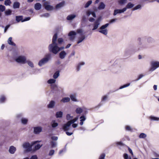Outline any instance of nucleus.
<instances>
[{
    "mask_svg": "<svg viewBox=\"0 0 159 159\" xmlns=\"http://www.w3.org/2000/svg\"><path fill=\"white\" fill-rule=\"evenodd\" d=\"M57 38V34H55L52 39V43L50 44L48 47L49 51L52 53L56 54L59 51V47L56 43Z\"/></svg>",
    "mask_w": 159,
    "mask_h": 159,
    "instance_id": "f257e3e1",
    "label": "nucleus"
},
{
    "mask_svg": "<svg viewBox=\"0 0 159 159\" xmlns=\"http://www.w3.org/2000/svg\"><path fill=\"white\" fill-rule=\"evenodd\" d=\"M78 119V117L77 116V117L74 119L73 120H69L66 123L64 124L63 125L62 128L63 130L64 131H67L69 130L70 129L71 124H73Z\"/></svg>",
    "mask_w": 159,
    "mask_h": 159,
    "instance_id": "f03ea898",
    "label": "nucleus"
},
{
    "mask_svg": "<svg viewBox=\"0 0 159 159\" xmlns=\"http://www.w3.org/2000/svg\"><path fill=\"white\" fill-rule=\"evenodd\" d=\"M51 58V54H46L44 57L40 60L38 63L39 65L41 66H42L44 65L49 61V60Z\"/></svg>",
    "mask_w": 159,
    "mask_h": 159,
    "instance_id": "7ed1b4c3",
    "label": "nucleus"
},
{
    "mask_svg": "<svg viewBox=\"0 0 159 159\" xmlns=\"http://www.w3.org/2000/svg\"><path fill=\"white\" fill-rule=\"evenodd\" d=\"M77 33H80V29L77 30V32L73 31H70L68 34L69 39L71 41H73L75 39Z\"/></svg>",
    "mask_w": 159,
    "mask_h": 159,
    "instance_id": "20e7f679",
    "label": "nucleus"
},
{
    "mask_svg": "<svg viewBox=\"0 0 159 159\" xmlns=\"http://www.w3.org/2000/svg\"><path fill=\"white\" fill-rule=\"evenodd\" d=\"M151 67L149 69V71H153L159 67V62L152 61L151 63Z\"/></svg>",
    "mask_w": 159,
    "mask_h": 159,
    "instance_id": "39448f33",
    "label": "nucleus"
},
{
    "mask_svg": "<svg viewBox=\"0 0 159 159\" xmlns=\"http://www.w3.org/2000/svg\"><path fill=\"white\" fill-rule=\"evenodd\" d=\"M39 141H36L34 142L32 145H30V144L29 143H25L23 144V147L26 149V150L28 151H31V147L32 146L35 144L37 142H39Z\"/></svg>",
    "mask_w": 159,
    "mask_h": 159,
    "instance_id": "423d86ee",
    "label": "nucleus"
},
{
    "mask_svg": "<svg viewBox=\"0 0 159 159\" xmlns=\"http://www.w3.org/2000/svg\"><path fill=\"white\" fill-rule=\"evenodd\" d=\"M16 61L18 63L22 64H25L26 63V58L24 56H19L16 59Z\"/></svg>",
    "mask_w": 159,
    "mask_h": 159,
    "instance_id": "0eeeda50",
    "label": "nucleus"
},
{
    "mask_svg": "<svg viewBox=\"0 0 159 159\" xmlns=\"http://www.w3.org/2000/svg\"><path fill=\"white\" fill-rule=\"evenodd\" d=\"M109 25L108 23H107L101 26L100 28V29L101 30H99V32L104 34L107 35V30L105 29Z\"/></svg>",
    "mask_w": 159,
    "mask_h": 159,
    "instance_id": "6e6552de",
    "label": "nucleus"
},
{
    "mask_svg": "<svg viewBox=\"0 0 159 159\" xmlns=\"http://www.w3.org/2000/svg\"><path fill=\"white\" fill-rule=\"evenodd\" d=\"M126 10V8H124L122 9H116L114 11L113 15L115 16L118 13L124 12Z\"/></svg>",
    "mask_w": 159,
    "mask_h": 159,
    "instance_id": "1a4fd4ad",
    "label": "nucleus"
},
{
    "mask_svg": "<svg viewBox=\"0 0 159 159\" xmlns=\"http://www.w3.org/2000/svg\"><path fill=\"white\" fill-rule=\"evenodd\" d=\"M42 128L41 127H37L34 128V133L35 134H39L41 132Z\"/></svg>",
    "mask_w": 159,
    "mask_h": 159,
    "instance_id": "9d476101",
    "label": "nucleus"
},
{
    "mask_svg": "<svg viewBox=\"0 0 159 159\" xmlns=\"http://www.w3.org/2000/svg\"><path fill=\"white\" fill-rule=\"evenodd\" d=\"M88 112V111L86 108L84 107L80 108V116L81 114H82V115H84L86 116Z\"/></svg>",
    "mask_w": 159,
    "mask_h": 159,
    "instance_id": "9b49d317",
    "label": "nucleus"
},
{
    "mask_svg": "<svg viewBox=\"0 0 159 159\" xmlns=\"http://www.w3.org/2000/svg\"><path fill=\"white\" fill-rule=\"evenodd\" d=\"M99 20H100V18H98L94 22V23L93 28L92 29V30H96L98 28V25L99 24Z\"/></svg>",
    "mask_w": 159,
    "mask_h": 159,
    "instance_id": "f8f14e48",
    "label": "nucleus"
},
{
    "mask_svg": "<svg viewBox=\"0 0 159 159\" xmlns=\"http://www.w3.org/2000/svg\"><path fill=\"white\" fill-rule=\"evenodd\" d=\"M65 2L64 1H63L62 2H60V3L57 4L56 7L55 8L57 9H60L62 7H63L65 5Z\"/></svg>",
    "mask_w": 159,
    "mask_h": 159,
    "instance_id": "ddd939ff",
    "label": "nucleus"
},
{
    "mask_svg": "<svg viewBox=\"0 0 159 159\" xmlns=\"http://www.w3.org/2000/svg\"><path fill=\"white\" fill-rule=\"evenodd\" d=\"M86 119V116L83 115L80 116V125H82L83 124L84 122Z\"/></svg>",
    "mask_w": 159,
    "mask_h": 159,
    "instance_id": "4468645a",
    "label": "nucleus"
},
{
    "mask_svg": "<svg viewBox=\"0 0 159 159\" xmlns=\"http://www.w3.org/2000/svg\"><path fill=\"white\" fill-rule=\"evenodd\" d=\"M66 55V53L64 51H61L59 53V57L61 59H64Z\"/></svg>",
    "mask_w": 159,
    "mask_h": 159,
    "instance_id": "2eb2a0df",
    "label": "nucleus"
},
{
    "mask_svg": "<svg viewBox=\"0 0 159 159\" xmlns=\"http://www.w3.org/2000/svg\"><path fill=\"white\" fill-rule=\"evenodd\" d=\"M55 102L53 101H51L49 103V104L48 105V107L49 108H53L55 105Z\"/></svg>",
    "mask_w": 159,
    "mask_h": 159,
    "instance_id": "dca6fc26",
    "label": "nucleus"
},
{
    "mask_svg": "<svg viewBox=\"0 0 159 159\" xmlns=\"http://www.w3.org/2000/svg\"><path fill=\"white\" fill-rule=\"evenodd\" d=\"M16 150V148L13 146H11L10 147L9 151L10 153L11 154H13L14 153Z\"/></svg>",
    "mask_w": 159,
    "mask_h": 159,
    "instance_id": "f3484780",
    "label": "nucleus"
},
{
    "mask_svg": "<svg viewBox=\"0 0 159 159\" xmlns=\"http://www.w3.org/2000/svg\"><path fill=\"white\" fill-rule=\"evenodd\" d=\"M76 17V16L75 15H70L68 16L66 18L67 20H73Z\"/></svg>",
    "mask_w": 159,
    "mask_h": 159,
    "instance_id": "a211bd4d",
    "label": "nucleus"
},
{
    "mask_svg": "<svg viewBox=\"0 0 159 159\" xmlns=\"http://www.w3.org/2000/svg\"><path fill=\"white\" fill-rule=\"evenodd\" d=\"M12 38L11 37H10L9 38L8 40V43L12 46H15L16 44L13 42L12 41Z\"/></svg>",
    "mask_w": 159,
    "mask_h": 159,
    "instance_id": "6ab92c4d",
    "label": "nucleus"
},
{
    "mask_svg": "<svg viewBox=\"0 0 159 159\" xmlns=\"http://www.w3.org/2000/svg\"><path fill=\"white\" fill-rule=\"evenodd\" d=\"M41 7V4L39 3H36L34 5V8L36 10H40Z\"/></svg>",
    "mask_w": 159,
    "mask_h": 159,
    "instance_id": "aec40b11",
    "label": "nucleus"
},
{
    "mask_svg": "<svg viewBox=\"0 0 159 159\" xmlns=\"http://www.w3.org/2000/svg\"><path fill=\"white\" fill-rule=\"evenodd\" d=\"M23 16H16V20L18 22H20V21H21L22 22V20H23Z\"/></svg>",
    "mask_w": 159,
    "mask_h": 159,
    "instance_id": "412c9836",
    "label": "nucleus"
},
{
    "mask_svg": "<svg viewBox=\"0 0 159 159\" xmlns=\"http://www.w3.org/2000/svg\"><path fill=\"white\" fill-rule=\"evenodd\" d=\"M63 115V112L61 111L57 112L56 114V116L57 118H61Z\"/></svg>",
    "mask_w": 159,
    "mask_h": 159,
    "instance_id": "4be33fe9",
    "label": "nucleus"
},
{
    "mask_svg": "<svg viewBox=\"0 0 159 159\" xmlns=\"http://www.w3.org/2000/svg\"><path fill=\"white\" fill-rule=\"evenodd\" d=\"M105 5L103 2L100 3V4L98 7V9L99 10L103 9L105 7Z\"/></svg>",
    "mask_w": 159,
    "mask_h": 159,
    "instance_id": "5701e85b",
    "label": "nucleus"
},
{
    "mask_svg": "<svg viewBox=\"0 0 159 159\" xmlns=\"http://www.w3.org/2000/svg\"><path fill=\"white\" fill-rule=\"evenodd\" d=\"M20 4L19 2H15L14 3L13 8H18L19 7Z\"/></svg>",
    "mask_w": 159,
    "mask_h": 159,
    "instance_id": "b1692460",
    "label": "nucleus"
},
{
    "mask_svg": "<svg viewBox=\"0 0 159 159\" xmlns=\"http://www.w3.org/2000/svg\"><path fill=\"white\" fill-rule=\"evenodd\" d=\"M70 99L69 97H65L63 98L61 100V101L63 102H69Z\"/></svg>",
    "mask_w": 159,
    "mask_h": 159,
    "instance_id": "393cba45",
    "label": "nucleus"
},
{
    "mask_svg": "<svg viewBox=\"0 0 159 159\" xmlns=\"http://www.w3.org/2000/svg\"><path fill=\"white\" fill-rule=\"evenodd\" d=\"M52 148H54L56 147L57 146V142H56L51 141L50 142Z\"/></svg>",
    "mask_w": 159,
    "mask_h": 159,
    "instance_id": "a878e982",
    "label": "nucleus"
},
{
    "mask_svg": "<svg viewBox=\"0 0 159 159\" xmlns=\"http://www.w3.org/2000/svg\"><path fill=\"white\" fill-rule=\"evenodd\" d=\"M45 8L46 10L48 11L52 10L53 9V7L49 5L46 6L45 7Z\"/></svg>",
    "mask_w": 159,
    "mask_h": 159,
    "instance_id": "bb28decb",
    "label": "nucleus"
},
{
    "mask_svg": "<svg viewBox=\"0 0 159 159\" xmlns=\"http://www.w3.org/2000/svg\"><path fill=\"white\" fill-rule=\"evenodd\" d=\"M59 75V71H57L53 75V77L54 79H56L58 78Z\"/></svg>",
    "mask_w": 159,
    "mask_h": 159,
    "instance_id": "cd10ccee",
    "label": "nucleus"
},
{
    "mask_svg": "<svg viewBox=\"0 0 159 159\" xmlns=\"http://www.w3.org/2000/svg\"><path fill=\"white\" fill-rule=\"evenodd\" d=\"M51 125L52 128H55L58 125V124L55 122V120H53L52 122Z\"/></svg>",
    "mask_w": 159,
    "mask_h": 159,
    "instance_id": "c85d7f7f",
    "label": "nucleus"
},
{
    "mask_svg": "<svg viewBox=\"0 0 159 159\" xmlns=\"http://www.w3.org/2000/svg\"><path fill=\"white\" fill-rule=\"evenodd\" d=\"M82 33V30L80 29V43L82 42L85 38L84 36L81 35Z\"/></svg>",
    "mask_w": 159,
    "mask_h": 159,
    "instance_id": "c756f323",
    "label": "nucleus"
},
{
    "mask_svg": "<svg viewBox=\"0 0 159 159\" xmlns=\"http://www.w3.org/2000/svg\"><path fill=\"white\" fill-rule=\"evenodd\" d=\"M134 6V4L131 3L130 2H129L128 3L127 5L126 6V7L125 8H131L133 7Z\"/></svg>",
    "mask_w": 159,
    "mask_h": 159,
    "instance_id": "7c9ffc66",
    "label": "nucleus"
},
{
    "mask_svg": "<svg viewBox=\"0 0 159 159\" xmlns=\"http://www.w3.org/2000/svg\"><path fill=\"white\" fill-rule=\"evenodd\" d=\"M26 63H27L28 65L31 67H34V64L31 61L29 60H27L26 61Z\"/></svg>",
    "mask_w": 159,
    "mask_h": 159,
    "instance_id": "2f4dec72",
    "label": "nucleus"
},
{
    "mask_svg": "<svg viewBox=\"0 0 159 159\" xmlns=\"http://www.w3.org/2000/svg\"><path fill=\"white\" fill-rule=\"evenodd\" d=\"M5 13L7 16L10 15L11 13V11L10 9L7 10L5 12Z\"/></svg>",
    "mask_w": 159,
    "mask_h": 159,
    "instance_id": "473e14b6",
    "label": "nucleus"
},
{
    "mask_svg": "<svg viewBox=\"0 0 159 159\" xmlns=\"http://www.w3.org/2000/svg\"><path fill=\"white\" fill-rule=\"evenodd\" d=\"M6 99L4 95H2L0 98V102H3Z\"/></svg>",
    "mask_w": 159,
    "mask_h": 159,
    "instance_id": "72a5a7b5",
    "label": "nucleus"
},
{
    "mask_svg": "<svg viewBox=\"0 0 159 159\" xmlns=\"http://www.w3.org/2000/svg\"><path fill=\"white\" fill-rule=\"evenodd\" d=\"M56 82V80L54 79H50L48 81V83L49 84H52Z\"/></svg>",
    "mask_w": 159,
    "mask_h": 159,
    "instance_id": "f704fd0d",
    "label": "nucleus"
},
{
    "mask_svg": "<svg viewBox=\"0 0 159 159\" xmlns=\"http://www.w3.org/2000/svg\"><path fill=\"white\" fill-rule=\"evenodd\" d=\"M116 144L117 145H120L121 146H126V147L127 146L125 145V144L122 143L121 142H117L116 143Z\"/></svg>",
    "mask_w": 159,
    "mask_h": 159,
    "instance_id": "c9c22d12",
    "label": "nucleus"
},
{
    "mask_svg": "<svg viewBox=\"0 0 159 159\" xmlns=\"http://www.w3.org/2000/svg\"><path fill=\"white\" fill-rule=\"evenodd\" d=\"M66 119L68 120H73L72 119L73 118V117L70 116V115L69 114H67L66 115Z\"/></svg>",
    "mask_w": 159,
    "mask_h": 159,
    "instance_id": "e433bc0d",
    "label": "nucleus"
},
{
    "mask_svg": "<svg viewBox=\"0 0 159 159\" xmlns=\"http://www.w3.org/2000/svg\"><path fill=\"white\" fill-rule=\"evenodd\" d=\"M92 1L91 0L89 1L85 4L84 7L85 8L88 7L92 3Z\"/></svg>",
    "mask_w": 159,
    "mask_h": 159,
    "instance_id": "4c0bfd02",
    "label": "nucleus"
},
{
    "mask_svg": "<svg viewBox=\"0 0 159 159\" xmlns=\"http://www.w3.org/2000/svg\"><path fill=\"white\" fill-rule=\"evenodd\" d=\"M146 136V134L143 133H141L139 135V137L140 138H145Z\"/></svg>",
    "mask_w": 159,
    "mask_h": 159,
    "instance_id": "58836bf2",
    "label": "nucleus"
},
{
    "mask_svg": "<svg viewBox=\"0 0 159 159\" xmlns=\"http://www.w3.org/2000/svg\"><path fill=\"white\" fill-rule=\"evenodd\" d=\"M42 146V145H40L39 144H37V145H35V149L34 150H37L39 149Z\"/></svg>",
    "mask_w": 159,
    "mask_h": 159,
    "instance_id": "ea45409f",
    "label": "nucleus"
},
{
    "mask_svg": "<svg viewBox=\"0 0 159 159\" xmlns=\"http://www.w3.org/2000/svg\"><path fill=\"white\" fill-rule=\"evenodd\" d=\"M150 119L152 120H159V118L153 116H150Z\"/></svg>",
    "mask_w": 159,
    "mask_h": 159,
    "instance_id": "a19ab883",
    "label": "nucleus"
},
{
    "mask_svg": "<svg viewBox=\"0 0 159 159\" xmlns=\"http://www.w3.org/2000/svg\"><path fill=\"white\" fill-rule=\"evenodd\" d=\"M21 122L23 124H25L28 121V120L25 118H22L21 120Z\"/></svg>",
    "mask_w": 159,
    "mask_h": 159,
    "instance_id": "79ce46f5",
    "label": "nucleus"
},
{
    "mask_svg": "<svg viewBox=\"0 0 159 159\" xmlns=\"http://www.w3.org/2000/svg\"><path fill=\"white\" fill-rule=\"evenodd\" d=\"M123 157L124 159H131V157H129L128 154L125 153L123 154Z\"/></svg>",
    "mask_w": 159,
    "mask_h": 159,
    "instance_id": "37998d69",
    "label": "nucleus"
},
{
    "mask_svg": "<svg viewBox=\"0 0 159 159\" xmlns=\"http://www.w3.org/2000/svg\"><path fill=\"white\" fill-rule=\"evenodd\" d=\"M11 3V2L10 0H6L4 2V4L6 6L9 5Z\"/></svg>",
    "mask_w": 159,
    "mask_h": 159,
    "instance_id": "c03bdc74",
    "label": "nucleus"
},
{
    "mask_svg": "<svg viewBox=\"0 0 159 159\" xmlns=\"http://www.w3.org/2000/svg\"><path fill=\"white\" fill-rule=\"evenodd\" d=\"M126 130L127 131H132V128L129 126L127 125L125 127Z\"/></svg>",
    "mask_w": 159,
    "mask_h": 159,
    "instance_id": "a18cd8bd",
    "label": "nucleus"
},
{
    "mask_svg": "<svg viewBox=\"0 0 159 159\" xmlns=\"http://www.w3.org/2000/svg\"><path fill=\"white\" fill-rule=\"evenodd\" d=\"M5 9V7L4 6L2 5H0V11H3Z\"/></svg>",
    "mask_w": 159,
    "mask_h": 159,
    "instance_id": "49530a36",
    "label": "nucleus"
},
{
    "mask_svg": "<svg viewBox=\"0 0 159 159\" xmlns=\"http://www.w3.org/2000/svg\"><path fill=\"white\" fill-rule=\"evenodd\" d=\"M105 157V154L104 153H102L98 159H104Z\"/></svg>",
    "mask_w": 159,
    "mask_h": 159,
    "instance_id": "de8ad7c7",
    "label": "nucleus"
},
{
    "mask_svg": "<svg viewBox=\"0 0 159 159\" xmlns=\"http://www.w3.org/2000/svg\"><path fill=\"white\" fill-rule=\"evenodd\" d=\"M126 2V0H120L118 1L119 4L121 5L125 3Z\"/></svg>",
    "mask_w": 159,
    "mask_h": 159,
    "instance_id": "09e8293b",
    "label": "nucleus"
},
{
    "mask_svg": "<svg viewBox=\"0 0 159 159\" xmlns=\"http://www.w3.org/2000/svg\"><path fill=\"white\" fill-rule=\"evenodd\" d=\"M70 97L72 100L74 101H76L75 96L74 95H71Z\"/></svg>",
    "mask_w": 159,
    "mask_h": 159,
    "instance_id": "8fccbe9b",
    "label": "nucleus"
},
{
    "mask_svg": "<svg viewBox=\"0 0 159 159\" xmlns=\"http://www.w3.org/2000/svg\"><path fill=\"white\" fill-rule=\"evenodd\" d=\"M50 16L49 14L48 13H46L41 15V17H48Z\"/></svg>",
    "mask_w": 159,
    "mask_h": 159,
    "instance_id": "3c124183",
    "label": "nucleus"
},
{
    "mask_svg": "<svg viewBox=\"0 0 159 159\" xmlns=\"http://www.w3.org/2000/svg\"><path fill=\"white\" fill-rule=\"evenodd\" d=\"M54 152L55 151L54 150H51L50 151L48 155L50 156H52L54 154Z\"/></svg>",
    "mask_w": 159,
    "mask_h": 159,
    "instance_id": "603ef678",
    "label": "nucleus"
},
{
    "mask_svg": "<svg viewBox=\"0 0 159 159\" xmlns=\"http://www.w3.org/2000/svg\"><path fill=\"white\" fill-rule=\"evenodd\" d=\"M51 88L54 90H56L57 88V86L55 84H51Z\"/></svg>",
    "mask_w": 159,
    "mask_h": 159,
    "instance_id": "864d4df0",
    "label": "nucleus"
},
{
    "mask_svg": "<svg viewBox=\"0 0 159 159\" xmlns=\"http://www.w3.org/2000/svg\"><path fill=\"white\" fill-rule=\"evenodd\" d=\"M141 6L140 5H138L133 8V10L134 11L140 8Z\"/></svg>",
    "mask_w": 159,
    "mask_h": 159,
    "instance_id": "5fc2aeb1",
    "label": "nucleus"
},
{
    "mask_svg": "<svg viewBox=\"0 0 159 159\" xmlns=\"http://www.w3.org/2000/svg\"><path fill=\"white\" fill-rule=\"evenodd\" d=\"M107 95L103 96L101 102L105 101L107 99Z\"/></svg>",
    "mask_w": 159,
    "mask_h": 159,
    "instance_id": "6e6d98bb",
    "label": "nucleus"
},
{
    "mask_svg": "<svg viewBox=\"0 0 159 159\" xmlns=\"http://www.w3.org/2000/svg\"><path fill=\"white\" fill-rule=\"evenodd\" d=\"M58 137L55 136H53L51 137V139L53 140L57 141L58 139Z\"/></svg>",
    "mask_w": 159,
    "mask_h": 159,
    "instance_id": "4d7b16f0",
    "label": "nucleus"
},
{
    "mask_svg": "<svg viewBox=\"0 0 159 159\" xmlns=\"http://www.w3.org/2000/svg\"><path fill=\"white\" fill-rule=\"evenodd\" d=\"M63 41V39L61 38H59L58 39V42L59 43L61 44Z\"/></svg>",
    "mask_w": 159,
    "mask_h": 159,
    "instance_id": "13d9d810",
    "label": "nucleus"
},
{
    "mask_svg": "<svg viewBox=\"0 0 159 159\" xmlns=\"http://www.w3.org/2000/svg\"><path fill=\"white\" fill-rule=\"evenodd\" d=\"M126 147L128 148L129 153L131 154L133 156V153L132 150L128 146H127Z\"/></svg>",
    "mask_w": 159,
    "mask_h": 159,
    "instance_id": "bf43d9fd",
    "label": "nucleus"
},
{
    "mask_svg": "<svg viewBox=\"0 0 159 159\" xmlns=\"http://www.w3.org/2000/svg\"><path fill=\"white\" fill-rule=\"evenodd\" d=\"M129 84H125L124 85H123V86H121V87H120V89H123V88L127 87L128 86H129Z\"/></svg>",
    "mask_w": 159,
    "mask_h": 159,
    "instance_id": "052dcab7",
    "label": "nucleus"
},
{
    "mask_svg": "<svg viewBox=\"0 0 159 159\" xmlns=\"http://www.w3.org/2000/svg\"><path fill=\"white\" fill-rule=\"evenodd\" d=\"M30 17H27L25 18L23 20H22V22H24L25 21H28L30 20Z\"/></svg>",
    "mask_w": 159,
    "mask_h": 159,
    "instance_id": "680f3d73",
    "label": "nucleus"
},
{
    "mask_svg": "<svg viewBox=\"0 0 159 159\" xmlns=\"http://www.w3.org/2000/svg\"><path fill=\"white\" fill-rule=\"evenodd\" d=\"M10 26V25H7L5 27L4 31V33H5L6 32L7 30L9 27Z\"/></svg>",
    "mask_w": 159,
    "mask_h": 159,
    "instance_id": "e2e57ef3",
    "label": "nucleus"
},
{
    "mask_svg": "<svg viewBox=\"0 0 159 159\" xmlns=\"http://www.w3.org/2000/svg\"><path fill=\"white\" fill-rule=\"evenodd\" d=\"M66 134L68 136H70L73 133L72 132H69L68 131L66 132Z\"/></svg>",
    "mask_w": 159,
    "mask_h": 159,
    "instance_id": "0e129e2a",
    "label": "nucleus"
},
{
    "mask_svg": "<svg viewBox=\"0 0 159 159\" xmlns=\"http://www.w3.org/2000/svg\"><path fill=\"white\" fill-rule=\"evenodd\" d=\"M117 20L116 19H113L111 20L110 21V23H112L114 22L115 21Z\"/></svg>",
    "mask_w": 159,
    "mask_h": 159,
    "instance_id": "69168bd1",
    "label": "nucleus"
},
{
    "mask_svg": "<svg viewBox=\"0 0 159 159\" xmlns=\"http://www.w3.org/2000/svg\"><path fill=\"white\" fill-rule=\"evenodd\" d=\"M143 76V75L142 74L140 75H139V77H138L137 80H139Z\"/></svg>",
    "mask_w": 159,
    "mask_h": 159,
    "instance_id": "338daca9",
    "label": "nucleus"
},
{
    "mask_svg": "<svg viewBox=\"0 0 159 159\" xmlns=\"http://www.w3.org/2000/svg\"><path fill=\"white\" fill-rule=\"evenodd\" d=\"M37 157L36 155H34L32 156L30 159H37Z\"/></svg>",
    "mask_w": 159,
    "mask_h": 159,
    "instance_id": "774afa93",
    "label": "nucleus"
}]
</instances>
